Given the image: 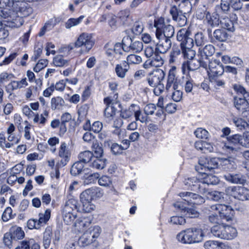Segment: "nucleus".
Masks as SVG:
<instances>
[{
  "instance_id": "31",
  "label": "nucleus",
  "mask_w": 249,
  "mask_h": 249,
  "mask_svg": "<svg viewBox=\"0 0 249 249\" xmlns=\"http://www.w3.org/2000/svg\"><path fill=\"white\" fill-rule=\"evenodd\" d=\"M200 174L202 176L201 179L203 186H205L206 188L209 185H215L218 182V178L214 175L208 174L206 172H205V173Z\"/></svg>"
},
{
  "instance_id": "49",
  "label": "nucleus",
  "mask_w": 249,
  "mask_h": 249,
  "mask_svg": "<svg viewBox=\"0 0 249 249\" xmlns=\"http://www.w3.org/2000/svg\"><path fill=\"white\" fill-rule=\"evenodd\" d=\"M82 204L81 211L84 213H89L93 211L95 208V205L91 201L81 202Z\"/></svg>"
},
{
  "instance_id": "47",
  "label": "nucleus",
  "mask_w": 249,
  "mask_h": 249,
  "mask_svg": "<svg viewBox=\"0 0 249 249\" xmlns=\"http://www.w3.org/2000/svg\"><path fill=\"white\" fill-rule=\"evenodd\" d=\"M88 231L91 236V239L95 242L101 233V229L98 226H95L89 228Z\"/></svg>"
},
{
  "instance_id": "35",
  "label": "nucleus",
  "mask_w": 249,
  "mask_h": 249,
  "mask_svg": "<svg viewBox=\"0 0 249 249\" xmlns=\"http://www.w3.org/2000/svg\"><path fill=\"white\" fill-rule=\"evenodd\" d=\"M188 61L190 64V70L192 71L197 69L200 66L204 68H207V62L200 58L198 60L193 58Z\"/></svg>"
},
{
  "instance_id": "4",
  "label": "nucleus",
  "mask_w": 249,
  "mask_h": 249,
  "mask_svg": "<svg viewBox=\"0 0 249 249\" xmlns=\"http://www.w3.org/2000/svg\"><path fill=\"white\" fill-rule=\"evenodd\" d=\"M165 73L160 69H158L150 73L147 81L149 85L154 87V93L157 95H160L164 90V86L162 83L165 77Z\"/></svg>"
},
{
  "instance_id": "13",
  "label": "nucleus",
  "mask_w": 249,
  "mask_h": 249,
  "mask_svg": "<svg viewBox=\"0 0 249 249\" xmlns=\"http://www.w3.org/2000/svg\"><path fill=\"white\" fill-rule=\"evenodd\" d=\"M117 98L118 94L115 93L113 98L109 96L104 99V102L107 106L104 111V115L108 121H110L114 118L116 109L112 106V104L116 101Z\"/></svg>"
},
{
  "instance_id": "2",
  "label": "nucleus",
  "mask_w": 249,
  "mask_h": 249,
  "mask_svg": "<svg viewBox=\"0 0 249 249\" xmlns=\"http://www.w3.org/2000/svg\"><path fill=\"white\" fill-rule=\"evenodd\" d=\"M225 169L226 172L223 175V178L228 182L232 184H244L246 182L245 177L241 174L234 172L236 168V164L233 159H225L224 161Z\"/></svg>"
},
{
  "instance_id": "59",
  "label": "nucleus",
  "mask_w": 249,
  "mask_h": 249,
  "mask_svg": "<svg viewBox=\"0 0 249 249\" xmlns=\"http://www.w3.org/2000/svg\"><path fill=\"white\" fill-rule=\"evenodd\" d=\"M233 121L236 127L239 130L245 129L249 126L248 123L241 118H234Z\"/></svg>"
},
{
  "instance_id": "44",
  "label": "nucleus",
  "mask_w": 249,
  "mask_h": 249,
  "mask_svg": "<svg viewBox=\"0 0 249 249\" xmlns=\"http://www.w3.org/2000/svg\"><path fill=\"white\" fill-rule=\"evenodd\" d=\"M220 76H213L209 77L210 82L216 89L223 88L225 86V81L219 78Z\"/></svg>"
},
{
  "instance_id": "14",
  "label": "nucleus",
  "mask_w": 249,
  "mask_h": 249,
  "mask_svg": "<svg viewBox=\"0 0 249 249\" xmlns=\"http://www.w3.org/2000/svg\"><path fill=\"white\" fill-rule=\"evenodd\" d=\"M176 67L173 66L169 71L166 86L164 87V89L168 92L178 89L180 85L179 81L176 76Z\"/></svg>"
},
{
  "instance_id": "53",
  "label": "nucleus",
  "mask_w": 249,
  "mask_h": 249,
  "mask_svg": "<svg viewBox=\"0 0 249 249\" xmlns=\"http://www.w3.org/2000/svg\"><path fill=\"white\" fill-rule=\"evenodd\" d=\"M233 89L238 94L237 96L247 98L249 100V92H247L242 86L235 84L233 85Z\"/></svg>"
},
{
  "instance_id": "52",
  "label": "nucleus",
  "mask_w": 249,
  "mask_h": 249,
  "mask_svg": "<svg viewBox=\"0 0 249 249\" xmlns=\"http://www.w3.org/2000/svg\"><path fill=\"white\" fill-rule=\"evenodd\" d=\"M14 78L15 75L13 73L3 71L0 73V84H4Z\"/></svg>"
},
{
  "instance_id": "19",
  "label": "nucleus",
  "mask_w": 249,
  "mask_h": 249,
  "mask_svg": "<svg viewBox=\"0 0 249 249\" xmlns=\"http://www.w3.org/2000/svg\"><path fill=\"white\" fill-rule=\"evenodd\" d=\"M173 19L175 21L178 26H184L187 24V18L181 11L178 10L175 6H173L170 11Z\"/></svg>"
},
{
  "instance_id": "40",
  "label": "nucleus",
  "mask_w": 249,
  "mask_h": 249,
  "mask_svg": "<svg viewBox=\"0 0 249 249\" xmlns=\"http://www.w3.org/2000/svg\"><path fill=\"white\" fill-rule=\"evenodd\" d=\"M65 101L59 96L53 97L51 101V107L53 110L60 109L64 106Z\"/></svg>"
},
{
  "instance_id": "22",
  "label": "nucleus",
  "mask_w": 249,
  "mask_h": 249,
  "mask_svg": "<svg viewBox=\"0 0 249 249\" xmlns=\"http://www.w3.org/2000/svg\"><path fill=\"white\" fill-rule=\"evenodd\" d=\"M92 222V219L89 217H81L77 219L74 223L75 230L79 232H85L88 230Z\"/></svg>"
},
{
  "instance_id": "6",
  "label": "nucleus",
  "mask_w": 249,
  "mask_h": 249,
  "mask_svg": "<svg viewBox=\"0 0 249 249\" xmlns=\"http://www.w3.org/2000/svg\"><path fill=\"white\" fill-rule=\"evenodd\" d=\"M154 27L156 28V36L157 38L170 39L175 34L173 26L166 23L164 18L160 17L154 20Z\"/></svg>"
},
{
  "instance_id": "16",
  "label": "nucleus",
  "mask_w": 249,
  "mask_h": 249,
  "mask_svg": "<svg viewBox=\"0 0 249 249\" xmlns=\"http://www.w3.org/2000/svg\"><path fill=\"white\" fill-rule=\"evenodd\" d=\"M208 69L207 70L209 77L220 76L224 72V68L219 60L212 59L208 62Z\"/></svg>"
},
{
  "instance_id": "5",
  "label": "nucleus",
  "mask_w": 249,
  "mask_h": 249,
  "mask_svg": "<svg viewBox=\"0 0 249 249\" xmlns=\"http://www.w3.org/2000/svg\"><path fill=\"white\" fill-rule=\"evenodd\" d=\"M241 135H233L227 142H219L217 143V149L220 152L224 154H235L239 150L236 145L238 144L241 145Z\"/></svg>"
},
{
  "instance_id": "18",
  "label": "nucleus",
  "mask_w": 249,
  "mask_h": 249,
  "mask_svg": "<svg viewBox=\"0 0 249 249\" xmlns=\"http://www.w3.org/2000/svg\"><path fill=\"white\" fill-rule=\"evenodd\" d=\"M186 202H177L174 205L175 208L178 209L185 215L190 218H196L199 216V213L196 209L192 208H188L186 205Z\"/></svg>"
},
{
  "instance_id": "20",
  "label": "nucleus",
  "mask_w": 249,
  "mask_h": 249,
  "mask_svg": "<svg viewBox=\"0 0 249 249\" xmlns=\"http://www.w3.org/2000/svg\"><path fill=\"white\" fill-rule=\"evenodd\" d=\"M235 107L243 113V116L247 117V109L249 108V100L247 98L236 96L234 98Z\"/></svg>"
},
{
  "instance_id": "34",
  "label": "nucleus",
  "mask_w": 249,
  "mask_h": 249,
  "mask_svg": "<svg viewBox=\"0 0 249 249\" xmlns=\"http://www.w3.org/2000/svg\"><path fill=\"white\" fill-rule=\"evenodd\" d=\"M233 20H231L229 18H224L220 20V23L222 27L230 31H233L234 20L236 19L235 15H233Z\"/></svg>"
},
{
  "instance_id": "15",
  "label": "nucleus",
  "mask_w": 249,
  "mask_h": 249,
  "mask_svg": "<svg viewBox=\"0 0 249 249\" xmlns=\"http://www.w3.org/2000/svg\"><path fill=\"white\" fill-rule=\"evenodd\" d=\"M187 205H200L205 202L203 197L199 195L191 192H184L178 194Z\"/></svg>"
},
{
  "instance_id": "51",
  "label": "nucleus",
  "mask_w": 249,
  "mask_h": 249,
  "mask_svg": "<svg viewBox=\"0 0 249 249\" xmlns=\"http://www.w3.org/2000/svg\"><path fill=\"white\" fill-rule=\"evenodd\" d=\"M62 213L63 218L64 222L67 225L72 224L77 217L76 213Z\"/></svg>"
},
{
  "instance_id": "63",
  "label": "nucleus",
  "mask_w": 249,
  "mask_h": 249,
  "mask_svg": "<svg viewBox=\"0 0 249 249\" xmlns=\"http://www.w3.org/2000/svg\"><path fill=\"white\" fill-rule=\"evenodd\" d=\"M169 222L173 225H182L186 223V220L183 216H173L170 218Z\"/></svg>"
},
{
  "instance_id": "1",
  "label": "nucleus",
  "mask_w": 249,
  "mask_h": 249,
  "mask_svg": "<svg viewBox=\"0 0 249 249\" xmlns=\"http://www.w3.org/2000/svg\"><path fill=\"white\" fill-rule=\"evenodd\" d=\"M191 32L186 29H180L177 34V39L180 42L182 53L184 58L192 59L196 55V52L192 48L194 46V41L190 37Z\"/></svg>"
},
{
  "instance_id": "21",
  "label": "nucleus",
  "mask_w": 249,
  "mask_h": 249,
  "mask_svg": "<svg viewBox=\"0 0 249 249\" xmlns=\"http://www.w3.org/2000/svg\"><path fill=\"white\" fill-rule=\"evenodd\" d=\"M27 85L28 82L26 78H24L20 81L11 80L9 84L5 86V89L6 92L11 95L14 90L24 88Z\"/></svg>"
},
{
  "instance_id": "54",
  "label": "nucleus",
  "mask_w": 249,
  "mask_h": 249,
  "mask_svg": "<svg viewBox=\"0 0 249 249\" xmlns=\"http://www.w3.org/2000/svg\"><path fill=\"white\" fill-rule=\"evenodd\" d=\"M159 53H155L152 59L151 60L153 67H160L164 64V60L161 56L159 54Z\"/></svg>"
},
{
  "instance_id": "39",
  "label": "nucleus",
  "mask_w": 249,
  "mask_h": 249,
  "mask_svg": "<svg viewBox=\"0 0 249 249\" xmlns=\"http://www.w3.org/2000/svg\"><path fill=\"white\" fill-rule=\"evenodd\" d=\"M93 153L90 151L87 150L81 152L78 156L79 161L83 164L88 163L89 165L92 158L94 157Z\"/></svg>"
},
{
  "instance_id": "29",
  "label": "nucleus",
  "mask_w": 249,
  "mask_h": 249,
  "mask_svg": "<svg viewBox=\"0 0 249 249\" xmlns=\"http://www.w3.org/2000/svg\"><path fill=\"white\" fill-rule=\"evenodd\" d=\"M204 22L208 26L212 27L218 26L220 24V19L218 15L216 13L211 14L209 12H206L205 14Z\"/></svg>"
},
{
  "instance_id": "41",
  "label": "nucleus",
  "mask_w": 249,
  "mask_h": 249,
  "mask_svg": "<svg viewBox=\"0 0 249 249\" xmlns=\"http://www.w3.org/2000/svg\"><path fill=\"white\" fill-rule=\"evenodd\" d=\"M90 236L89 232L87 231H85L83 234L80 237L79 239V243L81 244L82 246H87L89 245L94 241Z\"/></svg>"
},
{
  "instance_id": "42",
  "label": "nucleus",
  "mask_w": 249,
  "mask_h": 249,
  "mask_svg": "<svg viewBox=\"0 0 249 249\" xmlns=\"http://www.w3.org/2000/svg\"><path fill=\"white\" fill-rule=\"evenodd\" d=\"M84 164L80 161L75 162L71 167V173L73 176H77L80 174L83 171Z\"/></svg>"
},
{
  "instance_id": "8",
  "label": "nucleus",
  "mask_w": 249,
  "mask_h": 249,
  "mask_svg": "<svg viewBox=\"0 0 249 249\" xmlns=\"http://www.w3.org/2000/svg\"><path fill=\"white\" fill-rule=\"evenodd\" d=\"M95 39L93 35L86 32L80 34L75 41V47L79 48L82 47H84L85 51L89 52L94 46Z\"/></svg>"
},
{
  "instance_id": "3",
  "label": "nucleus",
  "mask_w": 249,
  "mask_h": 249,
  "mask_svg": "<svg viewBox=\"0 0 249 249\" xmlns=\"http://www.w3.org/2000/svg\"><path fill=\"white\" fill-rule=\"evenodd\" d=\"M211 232L216 238L222 239L231 240L237 236L235 228L224 224H218L213 226Z\"/></svg>"
},
{
  "instance_id": "26",
  "label": "nucleus",
  "mask_w": 249,
  "mask_h": 249,
  "mask_svg": "<svg viewBox=\"0 0 249 249\" xmlns=\"http://www.w3.org/2000/svg\"><path fill=\"white\" fill-rule=\"evenodd\" d=\"M192 244L201 242L204 236V233L201 229L193 227L188 228Z\"/></svg>"
},
{
  "instance_id": "58",
  "label": "nucleus",
  "mask_w": 249,
  "mask_h": 249,
  "mask_svg": "<svg viewBox=\"0 0 249 249\" xmlns=\"http://www.w3.org/2000/svg\"><path fill=\"white\" fill-rule=\"evenodd\" d=\"M83 18L84 16H80L76 18H71L68 19L66 23V28L70 29L73 26L78 25L82 22Z\"/></svg>"
},
{
  "instance_id": "56",
  "label": "nucleus",
  "mask_w": 249,
  "mask_h": 249,
  "mask_svg": "<svg viewBox=\"0 0 249 249\" xmlns=\"http://www.w3.org/2000/svg\"><path fill=\"white\" fill-rule=\"evenodd\" d=\"M195 40L197 46L202 47L207 42V39L202 33L196 34Z\"/></svg>"
},
{
  "instance_id": "9",
  "label": "nucleus",
  "mask_w": 249,
  "mask_h": 249,
  "mask_svg": "<svg viewBox=\"0 0 249 249\" xmlns=\"http://www.w3.org/2000/svg\"><path fill=\"white\" fill-rule=\"evenodd\" d=\"M218 159L201 157L198 160V164L196 166V170L199 173H205L218 167Z\"/></svg>"
},
{
  "instance_id": "55",
  "label": "nucleus",
  "mask_w": 249,
  "mask_h": 249,
  "mask_svg": "<svg viewBox=\"0 0 249 249\" xmlns=\"http://www.w3.org/2000/svg\"><path fill=\"white\" fill-rule=\"evenodd\" d=\"M51 211L50 209L46 210L44 213L39 214V223H41L43 226L45 225L49 220L51 216Z\"/></svg>"
},
{
  "instance_id": "64",
  "label": "nucleus",
  "mask_w": 249,
  "mask_h": 249,
  "mask_svg": "<svg viewBox=\"0 0 249 249\" xmlns=\"http://www.w3.org/2000/svg\"><path fill=\"white\" fill-rule=\"evenodd\" d=\"M143 26L141 22H136L132 28V32L136 35H140L143 31Z\"/></svg>"
},
{
  "instance_id": "45",
  "label": "nucleus",
  "mask_w": 249,
  "mask_h": 249,
  "mask_svg": "<svg viewBox=\"0 0 249 249\" xmlns=\"http://www.w3.org/2000/svg\"><path fill=\"white\" fill-rule=\"evenodd\" d=\"M143 49V44L140 41H132L131 39V42L129 43L128 46V51L130 50L133 52H141Z\"/></svg>"
},
{
  "instance_id": "37",
  "label": "nucleus",
  "mask_w": 249,
  "mask_h": 249,
  "mask_svg": "<svg viewBox=\"0 0 249 249\" xmlns=\"http://www.w3.org/2000/svg\"><path fill=\"white\" fill-rule=\"evenodd\" d=\"M129 69L128 64L125 62L123 63V66L121 64H117L115 67V72L118 77L124 78L126 75V72Z\"/></svg>"
},
{
  "instance_id": "23",
  "label": "nucleus",
  "mask_w": 249,
  "mask_h": 249,
  "mask_svg": "<svg viewBox=\"0 0 249 249\" xmlns=\"http://www.w3.org/2000/svg\"><path fill=\"white\" fill-rule=\"evenodd\" d=\"M215 52L214 47L211 44L206 45L204 47H200L198 49V56L202 60L209 62V57L212 56Z\"/></svg>"
},
{
  "instance_id": "36",
  "label": "nucleus",
  "mask_w": 249,
  "mask_h": 249,
  "mask_svg": "<svg viewBox=\"0 0 249 249\" xmlns=\"http://www.w3.org/2000/svg\"><path fill=\"white\" fill-rule=\"evenodd\" d=\"M52 236V230L50 227H47L43 234V244L45 249L50 246Z\"/></svg>"
},
{
  "instance_id": "25",
  "label": "nucleus",
  "mask_w": 249,
  "mask_h": 249,
  "mask_svg": "<svg viewBox=\"0 0 249 249\" xmlns=\"http://www.w3.org/2000/svg\"><path fill=\"white\" fill-rule=\"evenodd\" d=\"M79 211L78 202L74 198L69 199L62 208V213H76Z\"/></svg>"
},
{
  "instance_id": "48",
  "label": "nucleus",
  "mask_w": 249,
  "mask_h": 249,
  "mask_svg": "<svg viewBox=\"0 0 249 249\" xmlns=\"http://www.w3.org/2000/svg\"><path fill=\"white\" fill-rule=\"evenodd\" d=\"M12 237L14 239H20L24 236V232L20 227H14L11 229Z\"/></svg>"
},
{
  "instance_id": "32",
  "label": "nucleus",
  "mask_w": 249,
  "mask_h": 249,
  "mask_svg": "<svg viewBox=\"0 0 249 249\" xmlns=\"http://www.w3.org/2000/svg\"><path fill=\"white\" fill-rule=\"evenodd\" d=\"M205 249H226L227 246L222 242L216 240H208L203 245Z\"/></svg>"
},
{
  "instance_id": "7",
  "label": "nucleus",
  "mask_w": 249,
  "mask_h": 249,
  "mask_svg": "<svg viewBox=\"0 0 249 249\" xmlns=\"http://www.w3.org/2000/svg\"><path fill=\"white\" fill-rule=\"evenodd\" d=\"M0 12L2 18L6 19L4 20L5 25L7 27L18 28L24 22L23 19L11 9H4Z\"/></svg>"
},
{
  "instance_id": "11",
  "label": "nucleus",
  "mask_w": 249,
  "mask_h": 249,
  "mask_svg": "<svg viewBox=\"0 0 249 249\" xmlns=\"http://www.w3.org/2000/svg\"><path fill=\"white\" fill-rule=\"evenodd\" d=\"M226 193L235 198L244 201L249 200V190L241 186H230L226 188Z\"/></svg>"
},
{
  "instance_id": "10",
  "label": "nucleus",
  "mask_w": 249,
  "mask_h": 249,
  "mask_svg": "<svg viewBox=\"0 0 249 249\" xmlns=\"http://www.w3.org/2000/svg\"><path fill=\"white\" fill-rule=\"evenodd\" d=\"M209 211L210 212L216 211L221 219H225L227 221L231 219L234 212L231 206L222 204L212 205Z\"/></svg>"
},
{
  "instance_id": "46",
  "label": "nucleus",
  "mask_w": 249,
  "mask_h": 249,
  "mask_svg": "<svg viewBox=\"0 0 249 249\" xmlns=\"http://www.w3.org/2000/svg\"><path fill=\"white\" fill-rule=\"evenodd\" d=\"M53 65L56 67H62L68 65V60L65 59L62 55L55 56L53 61Z\"/></svg>"
},
{
  "instance_id": "61",
  "label": "nucleus",
  "mask_w": 249,
  "mask_h": 249,
  "mask_svg": "<svg viewBox=\"0 0 249 249\" xmlns=\"http://www.w3.org/2000/svg\"><path fill=\"white\" fill-rule=\"evenodd\" d=\"M93 199L99 198L104 195L102 190L98 187L91 188L89 189Z\"/></svg>"
},
{
  "instance_id": "27",
  "label": "nucleus",
  "mask_w": 249,
  "mask_h": 249,
  "mask_svg": "<svg viewBox=\"0 0 249 249\" xmlns=\"http://www.w3.org/2000/svg\"><path fill=\"white\" fill-rule=\"evenodd\" d=\"M18 8L16 13L23 18L32 14V8L27 3L23 2L17 4Z\"/></svg>"
},
{
  "instance_id": "24",
  "label": "nucleus",
  "mask_w": 249,
  "mask_h": 249,
  "mask_svg": "<svg viewBox=\"0 0 249 249\" xmlns=\"http://www.w3.org/2000/svg\"><path fill=\"white\" fill-rule=\"evenodd\" d=\"M158 42L155 43L156 44V52L160 53H164L171 48L172 43L170 39L157 38Z\"/></svg>"
},
{
  "instance_id": "62",
  "label": "nucleus",
  "mask_w": 249,
  "mask_h": 249,
  "mask_svg": "<svg viewBox=\"0 0 249 249\" xmlns=\"http://www.w3.org/2000/svg\"><path fill=\"white\" fill-rule=\"evenodd\" d=\"M130 12L128 10H124L119 13V18L123 24H126L129 18Z\"/></svg>"
},
{
  "instance_id": "12",
  "label": "nucleus",
  "mask_w": 249,
  "mask_h": 249,
  "mask_svg": "<svg viewBox=\"0 0 249 249\" xmlns=\"http://www.w3.org/2000/svg\"><path fill=\"white\" fill-rule=\"evenodd\" d=\"M185 184L191 190L205 194L207 193V188L203 186L201 178L193 177L188 178L185 181Z\"/></svg>"
},
{
  "instance_id": "60",
  "label": "nucleus",
  "mask_w": 249,
  "mask_h": 249,
  "mask_svg": "<svg viewBox=\"0 0 249 249\" xmlns=\"http://www.w3.org/2000/svg\"><path fill=\"white\" fill-rule=\"evenodd\" d=\"M80 202L91 201L93 199L89 189L83 191L80 196Z\"/></svg>"
},
{
  "instance_id": "30",
  "label": "nucleus",
  "mask_w": 249,
  "mask_h": 249,
  "mask_svg": "<svg viewBox=\"0 0 249 249\" xmlns=\"http://www.w3.org/2000/svg\"><path fill=\"white\" fill-rule=\"evenodd\" d=\"M107 160L103 156H94L89 166L96 169H102L106 165Z\"/></svg>"
},
{
  "instance_id": "57",
  "label": "nucleus",
  "mask_w": 249,
  "mask_h": 249,
  "mask_svg": "<svg viewBox=\"0 0 249 249\" xmlns=\"http://www.w3.org/2000/svg\"><path fill=\"white\" fill-rule=\"evenodd\" d=\"M196 137L198 139H207L209 136V133L207 130L201 127L197 128L194 132Z\"/></svg>"
},
{
  "instance_id": "28",
  "label": "nucleus",
  "mask_w": 249,
  "mask_h": 249,
  "mask_svg": "<svg viewBox=\"0 0 249 249\" xmlns=\"http://www.w3.org/2000/svg\"><path fill=\"white\" fill-rule=\"evenodd\" d=\"M131 42V38L129 36L124 37L122 40V44L117 43L113 47V52L116 54H122L123 51H128V46Z\"/></svg>"
},
{
  "instance_id": "50",
  "label": "nucleus",
  "mask_w": 249,
  "mask_h": 249,
  "mask_svg": "<svg viewBox=\"0 0 249 249\" xmlns=\"http://www.w3.org/2000/svg\"><path fill=\"white\" fill-rule=\"evenodd\" d=\"M127 62L126 64H139L142 63V60L141 56L140 55L131 54L128 55L126 58Z\"/></svg>"
},
{
  "instance_id": "43",
  "label": "nucleus",
  "mask_w": 249,
  "mask_h": 249,
  "mask_svg": "<svg viewBox=\"0 0 249 249\" xmlns=\"http://www.w3.org/2000/svg\"><path fill=\"white\" fill-rule=\"evenodd\" d=\"M209 199H212L214 201H218L224 197V193L218 191L210 192L207 189V193L203 194Z\"/></svg>"
},
{
  "instance_id": "33",
  "label": "nucleus",
  "mask_w": 249,
  "mask_h": 249,
  "mask_svg": "<svg viewBox=\"0 0 249 249\" xmlns=\"http://www.w3.org/2000/svg\"><path fill=\"white\" fill-rule=\"evenodd\" d=\"M228 37L226 32L223 29H216L213 33V36L211 38L212 41H225Z\"/></svg>"
},
{
  "instance_id": "38",
  "label": "nucleus",
  "mask_w": 249,
  "mask_h": 249,
  "mask_svg": "<svg viewBox=\"0 0 249 249\" xmlns=\"http://www.w3.org/2000/svg\"><path fill=\"white\" fill-rule=\"evenodd\" d=\"M177 239L178 241L183 244H192L188 229L178 233Z\"/></svg>"
},
{
  "instance_id": "17",
  "label": "nucleus",
  "mask_w": 249,
  "mask_h": 249,
  "mask_svg": "<svg viewBox=\"0 0 249 249\" xmlns=\"http://www.w3.org/2000/svg\"><path fill=\"white\" fill-rule=\"evenodd\" d=\"M58 157L61 160L56 164L57 168L65 166L70 160L71 152L65 142H62L58 150Z\"/></svg>"
}]
</instances>
